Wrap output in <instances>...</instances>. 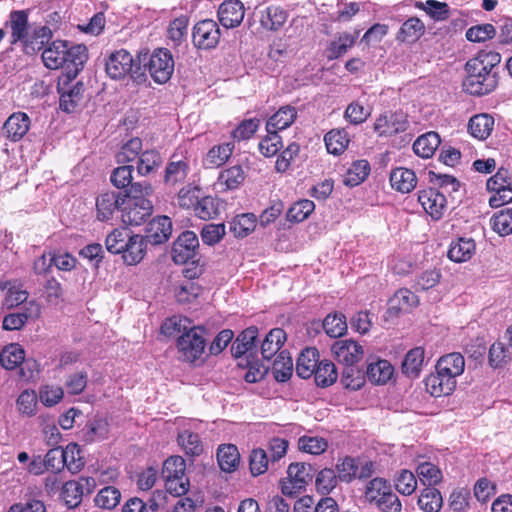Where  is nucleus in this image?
Here are the masks:
<instances>
[{"instance_id": "nucleus-33", "label": "nucleus", "mask_w": 512, "mask_h": 512, "mask_svg": "<svg viewBox=\"0 0 512 512\" xmlns=\"http://www.w3.org/2000/svg\"><path fill=\"white\" fill-rule=\"evenodd\" d=\"M474 253V240L459 238L457 241L451 243L447 256L453 262L461 263L471 259Z\"/></svg>"}, {"instance_id": "nucleus-7", "label": "nucleus", "mask_w": 512, "mask_h": 512, "mask_svg": "<svg viewBox=\"0 0 512 512\" xmlns=\"http://www.w3.org/2000/svg\"><path fill=\"white\" fill-rule=\"evenodd\" d=\"M152 79L159 84L170 80L174 71V60L169 50L160 48L155 50L147 64Z\"/></svg>"}, {"instance_id": "nucleus-26", "label": "nucleus", "mask_w": 512, "mask_h": 512, "mask_svg": "<svg viewBox=\"0 0 512 512\" xmlns=\"http://www.w3.org/2000/svg\"><path fill=\"white\" fill-rule=\"evenodd\" d=\"M390 183L392 188L401 192L409 193L417 184L415 172L411 169L398 167L392 170L390 174Z\"/></svg>"}, {"instance_id": "nucleus-8", "label": "nucleus", "mask_w": 512, "mask_h": 512, "mask_svg": "<svg viewBox=\"0 0 512 512\" xmlns=\"http://www.w3.org/2000/svg\"><path fill=\"white\" fill-rule=\"evenodd\" d=\"M220 37V28L217 22L212 19L201 20L193 28V44L199 49L209 50L215 48L220 41Z\"/></svg>"}, {"instance_id": "nucleus-35", "label": "nucleus", "mask_w": 512, "mask_h": 512, "mask_svg": "<svg viewBox=\"0 0 512 512\" xmlns=\"http://www.w3.org/2000/svg\"><path fill=\"white\" fill-rule=\"evenodd\" d=\"M394 368L387 360L372 362L367 367V378L374 384H385L393 376Z\"/></svg>"}, {"instance_id": "nucleus-56", "label": "nucleus", "mask_w": 512, "mask_h": 512, "mask_svg": "<svg viewBox=\"0 0 512 512\" xmlns=\"http://www.w3.org/2000/svg\"><path fill=\"white\" fill-rule=\"evenodd\" d=\"M190 324L186 317L173 316L163 322L161 333L167 337H178L191 327Z\"/></svg>"}, {"instance_id": "nucleus-24", "label": "nucleus", "mask_w": 512, "mask_h": 512, "mask_svg": "<svg viewBox=\"0 0 512 512\" xmlns=\"http://www.w3.org/2000/svg\"><path fill=\"white\" fill-rule=\"evenodd\" d=\"M419 299L415 293L409 289H399L389 300L388 313L391 316L397 315L402 311H409L418 305Z\"/></svg>"}, {"instance_id": "nucleus-31", "label": "nucleus", "mask_w": 512, "mask_h": 512, "mask_svg": "<svg viewBox=\"0 0 512 512\" xmlns=\"http://www.w3.org/2000/svg\"><path fill=\"white\" fill-rule=\"evenodd\" d=\"M441 143L440 136L434 131H430L419 136L414 144L413 150L416 155L422 158L431 157Z\"/></svg>"}, {"instance_id": "nucleus-46", "label": "nucleus", "mask_w": 512, "mask_h": 512, "mask_svg": "<svg viewBox=\"0 0 512 512\" xmlns=\"http://www.w3.org/2000/svg\"><path fill=\"white\" fill-rule=\"evenodd\" d=\"M257 218L253 213L237 215L230 223V231L236 237H246L254 231Z\"/></svg>"}, {"instance_id": "nucleus-57", "label": "nucleus", "mask_w": 512, "mask_h": 512, "mask_svg": "<svg viewBox=\"0 0 512 512\" xmlns=\"http://www.w3.org/2000/svg\"><path fill=\"white\" fill-rule=\"evenodd\" d=\"M357 35L350 33H343L339 37L332 41L328 48V58L337 59L344 55L349 48L355 44Z\"/></svg>"}, {"instance_id": "nucleus-36", "label": "nucleus", "mask_w": 512, "mask_h": 512, "mask_svg": "<svg viewBox=\"0 0 512 512\" xmlns=\"http://www.w3.org/2000/svg\"><path fill=\"white\" fill-rule=\"evenodd\" d=\"M245 180V172L240 165L223 170L218 177L217 185L222 191L235 190Z\"/></svg>"}, {"instance_id": "nucleus-40", "label": "nucleus", "mask_w": 512, "mask_h": 512, "mask_svg": "<svg viewBox=\"0 0 512 512\" xmlns=\"http://www.w3.org/2000/svg\"><path fill=\"white\" fill-rule=\"evenodd\" d=\"M370 172V165L367 160H357L351 164L344 175L343 183L349 187L361 184Z\"/></svg>"}, {"instance_id": "nucleus-15", "label": "nucleus", "mask_w": 512, "mask_h": 512, "mask_svg": "<svg viewBox=\"0 0 512 512\" xmlns=\"http://www.w3.org/2000/svg\"><path fill=\"white\" fill-rule=\"evenodd\" d=\"M172 234V221L168 216H158L153 218L147 225L146 243L159 245L166 242Z\"/></svg>"}, {"instance_id": "nucleus-18", "label": "nucleus", "mask_w": 512, "mask_h": 512, "mask_svg": "<svg viewBox=\"0 0 512 512\" xmlns=\"http://www.w3.org/2000/svg\"><path fill=\"white\" fill-rule=\"evenodd\" d=\"M129 239L126 243L127 245H123L124 249L119 254L122 255L125 264L136 265L143 260L146 254L147 243L144 236L134 234L133 232L129 235Z\"/></svg>"}, {"instance_id": "nucleus-42", "label": "nucleus", "mask_w": 512, "mask_h": 512, "mask_svg": "<svg viewBox=\"0 0 512 512\" xmlns=\"http://www.w3.org/2000/svg\"><path fill=\"white\" fill-rule=\"evenodd\" d=\"M324 141L329 153L339 155L345 151L350 140L345 129H333L325 135Z\"/></svg>"}, {"instance_id": "nucleus-44", "label": "nucleus", "mask_w": 512, "mask_h": 512, "mask_svg": "<svg viewBox=\"0 0 512 512\" xmlns=\"http://www.w3.org/2000/svg\"><path fill=\"white\" fill-rule=\"evenodd\" d=\"M272 372L278 382H286L293 373V361L286 351H281L273 362Z\"/></svg>"}, {"instance_id": "nucleus-48", "label": "nucleus", "mask_w": 512, "mask_h": 512, "mask_svg": "<svg viewBox=\"0 0 512 512\" xmlns=\"http://www.w3.org/2000/svg\"><path fill=\"white\" fill-rule=\"evenodd\" d=\"M131 230L125 227H118L113 229L105 238V247L111 254H119L124 249V244L127 245Z\"/></svg>"}, {"instance_id": "nucleus-49", "label": "nucleus", "mask_w": 512, "mask_h": 512, "mask_svg": "<svg viewBox=\"0 0 512 512\" xmlns=\"http://www.w3.org/2000/svg\"><path fill=\"white\" fill-rule=\"evenodd\" d=\"M391 489L390 484L383 478L370 480L365 489V499L375 506L383 499L386 492Z\"/></svg>"}, {"instance_id": "nucleus-45", "label": "nucleus", "mask_w": 512, "mask_h": 512, "mask_svg": "<svg viewBox=\"0 0 512 512\" xmlns=\"http://www.w3.org/2000/svg\"><path fill=\"white\" fill-rule=\"evenodd\" d=\"M121 500V492L114 486H105L98 491L94 498V503L97 507L112 510Z\"/></svg>"}, {"instance_id": "nucleus-38", "label": "nucleus", "mask_w": 512, "mask_h": 512, "mask_svg": "<svg viewBox=\"0 0 512 512\" xmlns=\"http://www.w3.org/2000/svg\"><path fill=\"white\" fill-rule=\"evenodd\" d=\"M25 359V351L18 343L5 346L0 353V364L6 370H13L22 364Z\"/></svg>"}, {"instance_id": "nucleus-51", "label": "nucleus", "mask_w": 512, "mask_h": 512, "mask_svg": "<svg viewBox=\"0 0 512 512\" xmlns=\"http://www.w3.org/2000/svg\"><path fill=\"white\" fill-rule=\"evenodd\" d=\"M65 467L72 473L79 472L85 465L80 447L76 443H70L63 449Z\"/></svg>"}, {"instance_id": "nucleus-22", "label": "nucleus", "mask_w": 512, "mask_h": 512, "mask_svg": "<svg viewBox=\"0 0 512 512\" xmlns=\"http://www.w3.org/2000/svg\"><path fill=\"white\" fill-rule=\"evenodd\" d=\"M297 118V110L295 107L286 105L274 113L266 122V131L278 133L290 127Z\"/></svg>"}, {"instance_id": "nucleus-19", "label": "nucleus", "mask_w": 512, "mask_h": 512, "mask_svg": "<svg viewBox=\"0 0 512 512\" xmlns=\"http://www.w3.org/2000/svg\"><path fill=\"white\" fill-rule=\"evenodd\" d=\"M122 199L123 197H121L120 193L114 191L99 195L96 201L97 219L100 221H109L112 219L116 211L120 212Z\"/></svg>"}, {"instance_id": "nucleus-58", "label": "nucleus", "mask_w": 512, "mask_h": 512, "mask_svg": "<svg viewBox=\"0 0 512 512\" xmlns=\"http://www.w3.org/2000/svg\"><path fill=\"white\" fill-rule=\"evenodd\" d=\"M162 164L161 155L155 150L143 152L138 160L137 171L141 176L148 175Z\"/></svg>"}, {"instance_id": "nucleus-30", "label": "nucleus", "mask_w": 512, "mask_h": 512, "mask_svg": "<svg viewBox=\"0 0 512 512\" xmlns=\"http://www.w3.org/2000/svg\"><path fill=\"white\" fill-rule=\"evenodd\" d=\"M464 368V357L457 352L442 356L436 365V369H439L441 372L455 380L457 376L464 372Z\"/></svg>"}, {"instance_id": "nucleus-32", "label": "nucleus", "mask_w": 512, "mask_h": 512, "mask_svg": "<svg viewBox=\"0 0 512 512\" xmlns=\"http://www.w3.org/2000/svg\"><path fill=\"white\" fill-rule=\"evenodd\" d=\"M286 340V333L281 328L272 329L261 344L263 359L270 360L281 348Z\"/></svg>"}, {"instance_id": "nucleus-59", "label": "nucleus", "mask_w": 512, "mask_h": 512, "mask_svg": "<svg viewBox=\"0 0 512 512\" xmlns=\"http://www.w3.org/2000/svg\"><path fill=\"white\" fill-rule=\"evenodd\" d=\"M370 115L371 110L358 100L351 102L344 112V118L353 125L364 123Z\"/></svg>"}, {"instance_id": "nucleus-20", "label": "nucleus", "mask_w": 512, "mask_h": 512, "mask_svg": "<svg viewBox=\"0 0 512 512\" xmlns=\"http://www.w3.org/2000/svg\"><path fill=\"white\" fill-rule=\"evenodd\" d=\"M426 390L434 397L449 395L456 387V380L436 369L425 379Z\"/></svg>"}, {"instance_id": "nucleus-29", "label": "nucleus", "mask_w": 512, "mask_h": 512, "mask_svg": "<svg viewBox=\"0 0 512 512\" xmlns=\"http://www.w3.org/2000/svg\"><path fill=\"white\" fill-rule=\"evenodd\" d=\"M108 432L107 420L102 417H95L86 423L81 431V437L85 443H93L105 439Z\"/></svg>"}, {"instance_id": "nucleus-14", "label": "nucleus", "mask_w": 512, "mask_h": 512, "mask_svg": "<svg viewBox=\"0 0 512 512\" xmlns=\"http://www.w3.org/2000/svg\"><path fill=\"white\" fill-rule=\"evenodd\" d=\"M132 66V55L128 51L121 49L109 55L106 60L105 69L110 78L122 79L131 71Z\"/></svg>"}, {"instance_id": "nucleus-16", "label": "nucleus", "mask_w": 512, "mask_h": 512, "mask_svg": "<svg viewBox=\"0 0 512 512\" xmlns=\"http://www.w3.org/2000/svg\"><path fill=\"white\" fill-rule=\"evenodd\" d=\"M31 126L30 117L24 112L12 113L3 125V134L10 141L21 140L29 131Z\"/></svg>"}, {"instance_id": "nucleus-10", "label": "nucleus", "mask_w": 512, "mask_h": 512, "mask_svg": "<svg viewBox=\"0 0 512 512\" xmlns=\"http://www.w3.org/2000/svg\"><path fill=\"white\" fill-rule=\"evenodd\" d=\"M408 122L402 112L386 111L374 123L378 136H392L407 129Z\"/></svg>"}, {"instance_id": "nucleus-50", "label": "nucleus", "mask_w": 512, "mask_h": 512, "mask_svg": "<svg viewBox=\"0 0 512 512\" xmlns=\"http://www.w3.org/2000/svg\"><path fill=\"white\" fill-rule=\"evenodd\" d=\"M417 476L423 485L430 487L438 484L442 480L441 470L431 462H422L416 468Z\"/></svg>"}, {"instance_id": "nucleus-21", "label": "nucleus", "mask_w": 512, "mask_h": 512, "mask_svg": "<svg viewBox=\"0 0 512 512\" xmlns=\"http://www.w3.org/2000/svg\"><path fill=\"white\" fill-rule=\"evenodd\" d=\"M261 26L269 31L279 30L286 22L288 14L286 10L277 5H270L259 11Z\"/></svg>"}, {"instance_id": "nucleus-4", "label": "nucleus", "mask_w": 512, "mask_h": 512, "mask_svg": "<svg viewBox=\"0 0 512 512\" xmlns=\"http://www.w3.org/2000/svg\"><path fill=\"white\" fill-rule=\"evenodd\" d=\"M199 192L200 190L196 187L182 188L178 194L180 206L193 207L195 214L203 220L213 219L219 213L218 200L211 196L199 198Z\"/></svg>"}, {"instance_id": "nucleus-13", "label": "nucleus", "mask_w": 512, "mask_h": 512, "mask_svg": "<svg viewBox=\"0 0 512 512\" xmlns=\"http://www.w3.org/2000/svg\"><path fill=\"white\" fill-rule=\"evenodd\" d=\"M71 82L60 83L58 78L57 89L60 94V108L65 112H73L82 102L84 93V84L80 81L72 86Z\"/></svg>"}, {"instance_id": "nucleus-47", "label": "nucleus", "mask_w": 512, "mask_h": 512, "mask_svg": "<svg viewBox=\"0 0 512 512\" xmlns=\"http://www.w3.org/2000/svg\"><path fill=\"white\" fill-rule=\"evenodd\" d=\"M233 150V143H224L222 145L212 147L206 155L205 165L209 168L223 165L230 158Z\"/></svg>"}, {"instance_id": "nucleus-37", "label": "nucleus", "mask_w": 512, "mask_h": 512, "mask_svg": "<svg viewBox=\"0 0 512 512\" xmlns=\"http://www.w3.org/2000/svg\"><path fill=\"white\" fill-rule=\"evenodd\" d=\"M424 358V349L422 347H415L409 350L402 362V372L410 378L418 377L424 363Z\"/></svg>"}, {"instance_id": "nucleus-63", "label": "nucleus", "mask_w": 512, "mask_h": 512, "mask_svg": "<svg viewBox=\"0 0 512 512\" xmlns=\"http://www.w3.org/2000/svg\"><path fill=\"white\" fill-rule=\"evenodd\" d=\"M315 204L311 200H301L294 203L287 212V219L291 222H302L314 211Z\"/></svg>"}, {"instance_id": "nucleus-23", "label": "nucleus", "mask_w": 512, "mask_h": 512, "mask_svg": "<svg viewBox=\"0 0 512 512\" xmlns=\"http://www.w3.org/2000/svg\"><path fill=\"white\" fill-rule=\"evenodd\" d=\"M68 44V41L56 40L43 50L42 60L48 69L56 70L63 66V59L65 53H67Z\"/></svg>"}, {"instance_id": "nucleus-61", "label": "nucleus", "mask_w": 512, "mask_h": 512, "mask_svg": "<svg viewBox=\"0 0 512 512\" xmlns=\"http://www.w3.org/2000/svg\"><path fill=\"white\" fill-rule=\"evenodd\" d=\"M323 328L328 336L341 337L347 330L345 316L342 314L327 315L323 321Z\"/></svg>"}, {"instance_id": "nucleus-9", "label": "nucleus", "mask_w": 512, "mask_h": 512, "mask_svg": "<svg viewBox=\"0 0 512 512\" xmlns=\"http://www.w3.org/2000/svg\"><path fill=\"white\" fill-rule=\"evenodd\" d=\"M199 247V240L193 231H184L181 233L172 247V259L176 264H185L193 260L196 256V250Z\"/></svg>"}, {"instance_id": "nucleus-34", "label": "nucleus", "mask_w": 512, "mask_h": 512, "mask_svg": "<svg viewBox=\"0 0 512 512\" xmlns=\"http://www.w3.org/2000/svg\"><path fill=\"white\" fill-rule=\"evenodd\" d=\"M424 32V23L417 17H411L402 24L396 38L401 42L413 43L417 41Z\"/></svg>"}, {"instance_id": "nucleus-27", "label": "nucleus", "mask_w": 512, "mask_h": 512, "mask_svg": "<svg viewBox=\"0 0 512 512\" xmlns=\"http://www.w3.org/2000/svg\"><path fill=\"white\" fill-rule=\"evenodd\" d=\"M217 462L226 473L234 472L240 463V454L234 444H222L217 449Z\"/></svg>"}, {"instance_id": "nucleus-53", "label": "nucleus", "mask_w": 512, "mask_h": 512, "mask_svg": "<svg viewBox=\"0 0 512 512\" xmlns=\"http://www.w3.org/2000/svg\"><path fill=\"white\" fill-rule=\"evenodd\" d=\"M60 498L69 509H72L81 504L83 500V493L76 481L70 480L63 484Z\"/></svg>"}, {"instance_id": "nucleus-60", "label": "nucleus", "mask_w": 512, "mask_h": 512, "mask_svg": "<svg viewBox=\"0 0 512 512\" xmlns=\"http://www.w3.org/2000/svg\"><path fill=\"white\" fill-rule=\"evenodd\" d=\"M338 475L331 468L322 469L316 477V488L323 495H328L338 484Z\"/></svg>"}, {"instance_id": "nucleus-39", "label": "nucleus", "mask_w": 512, "mask_h": 512, "mask_svg": "<svg viewBox=\"0 0 512 512\" xmlns=\"http://www.w3.org/2000/svg\"><path fill=\"white\" fill-rule=\"evenodd\" d=\"M493 126L494 118L488 114L475 115L468 124L471 135L480 140L486 139L491 134Z\"/></svg>"}, {"instance_id": "nucleus-62", "label": "nucleus", "mask_w": 512, "mask_h": 512, "mask_svg": "<svg viewBox=\"0 0 512 512\" xmlns=\"http://www.w3.org/2000/svg\"><path fill=\"white\" fill-rule=\"evenodd\" d=\"M283 147L282 138L273 131L267 132V135L259 142L258 148L264 157L275 156Z\"/></svg>"}, {"instance_id": "nucleus-43", "label": "nucleus", "mask_w": 512, "mask_h": 512, "mask_svg": "<svg viewBox=\"0 0 512 512\" xmlns=\"http://www.w3.org/2000/svg\"><path fill=\"white\" fill-rule=\"evenodd\" d=\"M442 504V495L440 491L434 487L423 489L418 497V506L425 512H439Z\"/></svg>"}, {"instance_id": "nucleus-41", "label": "nucleus", "mask_w": 512, "mask_h": 512, "mask_svg": "<svg viewBox=\"0 0 512 512\" xmlns=\"http://www.w3.org/2000/svg\"><path fill=\"white\" fill-rule=\"evenodd\" d=\"M313 375L317 386L323 388L331 386L338 378L336 366L329 360H320Z\"/></svg>"}, {"instance_id": "nucleus-54", "label": "nucleus", "mask_w": 512, "mask_h": 512, "mask_svg": "<svg viewBox=\"0 0 512 512\" xmlns=\"http://www.w3.org/2000/svg\"><path fill=\"white\" fill-rule=\"evenodd\" d=\"M492 229L500 236L512 234V208L496 213L490 220Z\"/></svg>"}, {"instance_id": "nucleus-5", "label": "nucleus", "mask_w": 512, "mask_h": 512, "mask_svg": "<svg viewBox=\"0 0 512 512\" xmlns=\"http://www.w3.org/2000/svg\"><path fill=\"white\" fill-rule=\"evenodd\" d=\"M87 59L88 53L85 45L69 43L63 59V66L60 67L62 69V73L58 77L60 83L72 82L83 69Z\"/></svg>"}, {"instance_id": "nucleus-6", "label": "nucleus", "mask_w": 512, "mask_h": 512, "mask_svg": "<svg viewBox=\"0 0 512 512\" xmlns=\"http://www.w3.org/2000/svg\"><path fill=\"white\" fill-rule=\"evenodd\" d=\"M152 202L149 199H122L120 206L121 220L125 225H141L151 215Z\"/></svg>"}, {"instance_id": "nucleus-64", "label": "nucleus", "mask_w": 512, "mask_h": 512, "mask_svg": "<svg viewBox=\"0 0 512 512\" xmlns=\"http://www.w3.org/2000/svg\"><path fill=\"white\" fill-rule=\"evenodd\" d=\"M185 461L181 456H171L163 463L162 475L164 479L185 476Z\"/></svg>"}, {"instance_id": "nucleus-3", "label": "nucleus", "mask_w": 512, "mask_h": 512, "mask_svg": "<svg viewBox=\"0 0 512 512\" xmlns=\"http://www.w3.org/2000/svg\"><path fill=\"white\" fill-rule=\"evenodd\" d=\"M206 329L202 326H191L185 333L179 335L176 340L178 357L181 361L194 364L203 362V354L206 348Z\"/></svg>"}, {"instance_id": "nucleus-11", "label": "nucleus", "mask_w": 512, "mask_h": 512, "mask_svg": "<svg viewBox=\"0 0 512 512\" xmlns=\"http://www.w3.org/2000/svg\"><path fill=\"white\" fill-rule=\"evenodd\" d=\"M331 351L336 360L345 366H354L363 357V348L352 339L337 340L333 343Z\"/></svg>"}, {"instance_id": "nucleus-17", "label": "nucleus", "mask_w": 512, "mask_h": 512, "mask_svg": "<svg viewBox=\"0 0 512 512\" xmlns=\"http://www.w3.org/2000/svg\"><path fill=\"white\" fill-rule=\"evenodd\" d=\"M418 200L423 209L433 218L440 219L446 209V198L443 192L430 188L419 193Z\"/></svg>"}, {"instance_id": "nucleus-25", "label": "nucleus", "mask_w": 512, "mask_h": 512, "mask_svg": "<svg viewBox=\"0 0 512 512\" xmlns=\"http://www.w3.org/2000/svg\"><path fill=\"white\" fill-rule=\"evenodd\" d=\"M319 356V351L314 347L304 349L296 362L297 375L302 379H308L313 376L320 362Z\"/></svg>"}, {"instance_id": "nucleus-52", "label": "nucleus", "mask_w": 512, "mask_h": 512, "mask_svg": "<svg viewBox=\"0 0 512 512\" xmlns=\"http://www.w3.org/2000/svg\"><path fill=\"white\" fill-rule=\"evenodd\" d=\"M178 443L185 453L190 456H199L203 452V445L198 434L184 430L178 434Z\"/></svg>"}, {"instance_id": "nucleus-55", "label": "nucleus", "mask_w": 512, "mask_h": 512, "mask_svg": "<svg viewBox=\"0 0 512 512\" xmlns=\"http://www.w3.org/2000/svg\"><path fill=\"white\" fill-rule=\"evenodd\" d=\"M300 451L312 455H320L328 448V443L323 437L304 435L298 439Z\"/></svg>"}, {"instance_id": "nucleus-1", "label": "nucleus", "mask_w": 512, "mask_h": 512, "mask_svg": "<svg viewBox=\"0 0 512 512\" xmlns=\"http://www.w3.org/2000/svg\"><path fill=\"white\" fill-rule=\"evenodd\" d=\"M501 62V54L491 50H481L465 64L467 73L463 80L464 90L474 96L491 93L498 85L496 68Z\"/></svg>"}, {"instance_id": "nucleus-2", "label": "nucleus", "mask_w": 512, "mask_h": 512, "mask_svg": "<svg viewBox=\"0 0 512 512\" xmlns=\"http://www.w3.org/2000/svg\"><path fill=\"white\" fill-rule=\"evenodd\" d=\"M5 26L10 29V45L14 46L20 43L26 54L41 50L52 36L50 28L46 26L40 27L31 35L29 33L28 13L25 10L12 11Z\"/></svg>"}, {"instance_id": "nucleus-28", "label": "nucleus", "mask_w": 512, "mask_h": 512, "mask_svg": "<svg viewBox=\"0 0 512 512\" xmlns=\"http://www.w3.org/2000/svg\"><path fill=\"white\" fill-rule=\"evenodd\" d=\"M258 336V329L251 326L242 331L236 340L232 343L231 353L235 358H240L243 355L250 353L255 347V341Z\"/></svg>"}, {"instance_id": "nucleus-12", "label": "nucleus", "mask_w": 512, "mask_h": 512, "mask_svg": "<svg viewBox=\"0 0 512 512\" xmlns=\"http://www.w3.org/2000/svg\"><path fill=\"white\" fill-rule=\"evenodd\" d=\"M217 16L224 28H236L244 19V4L240 0H224L218 8Z\"/></svg>"}]
</instances>
